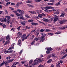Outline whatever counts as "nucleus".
Instances as JSON below:
<instances>
[{"mask_svg":"<svg viewBox=\"0 0 67 67\" xmlns=\"http://www.w3.org/2000/svg\"><path fill=\"white\" fill-rule=\"evenodd\" d=\"M0 25H1L3 28H6V25L3 23H0Z\"/></svg>","mask_w":67,"mask_h":67,"instance_id":"obj_1","label":"nucleus"},{"mask_svg":"<svg viewBox=\"0 0 67 67\" xmlns=\"http://www.w3.org/2000/svg\"><path fill=\"white\" fill-rule=\"evenodd\" d=\"M55 54L53 53L52 54L49 55L48 57L49 58H50V57H55Z\"/></svg>","mask_w":67,"mask_h":67,"instance_id":"obj_2","label":"nucleus"},{"mask_svg":"<svg viewBox=\"0 0 67 67\" xmlns=\"http://www.w3.org/2000/svg\"><path fill=\"white\" fill-rule=\"evenodd\" d=\"M27 21H22L21 22V23L23 25H25V23H26L27 22Z\"/></svg>","mask_w":67,"mask_h":67,"instance_id":"obj_3","label":"nucleus"},{"mask_svg":"<svg viewBox=\"0 0 67 67\" xmlns=\"http://www.w3.org/2000/svg\"><path fill=\"white\" fill-rule=\"evenodd\" d=\"M18 19H22L23 20H25V19H24V17L23 16H20L18 18Z\"/></svg>","mask_w":67,"mask_h":67,"instance_id":"obj_4","label":"nucleus"},{"mask_svg":"<svg viewBox=\"0 0 67 67\" xmlns=\"http://www.w3.org/2000/svg\"><path fill=\"white\" fill-rule=\"evenodd\" d=\"M65 12H63L60 15V16L61 18H63L65 16Z\"/></svg>","mask_w":67,"mask_h":67,"instance_id":"obj_5","label":"nucleus"},{"mask_svg":"<svg viewBox=\"0 0 67 67\" xmlns=\"http://www.w3.org/2000/svg\"><path fill=\"white\" fill-rule=\"evenodd\" d=\"M37 60H38V59H37L36 60H34L35 62H34V65H37V64H38V62H37Z\"/></svg>","mask_w":67,"mask_h":67,"instance_id":"obj_6","label":"nucleus"},{"mask_svg":"<svg viewBox=\"0 0 67 67\" xmlns=\"http://www.w3.org/2000/svg\"><path fill=\"white\" fill-rule=\"evenodd\" d=\"M42 20L44 22H49V19H48L43 18Z\"/></svg>","mask_w":67,"mask_h":67,"instance_id":"obj_7","label":"nucleus"},{"mask_svg":"<svg viewBox=\"0 0 67 67\" xmlns=\"http://www.w3.org/2000/svg\"><path fill=\"white\" fill-rule=\"evenodd\" d=\"M10 36L9 35H8L6 37V40H8V41H10Z\"/></svg>","mask_w":67,"mask_h":67,"instance_id":"obj_8","label":"nucleus"},{"mask_svg":"<svg viewBox=\"0 0 67 67\" xmlns=\"http://www.w3.org/2000/svg\"><path fill=\"white\" fill-rule=\"evenodd\" d=\"M60 64L59 62H58L56 64V67H60Z\"/></svg>","mask_w":67,"mask_h":67,"instance_id":"obj_9","label":"nucleus"},{"mask_svg":"<svg viewBox=\"0 0 67 67\" xmlns=\"http://www.w3.org/2000/svg\"><path fill=\"white\" fill-rule=\"evenodd\" d=\"M18 44L19 45V46L21 45V40H18Z\"/></svg>","mask_w":67,"mask_h":67,"instance_id":"obj_10","label":"nucleus"},{"mask_svg":"<svg viewBox=\"0 0 67 67\" xmlns=\"http://www.w3.org/2000/svg\"><path fill=\"white\" fill-rule=\"evenodd\" d=\"M31 25H38V24L35 23H31Z\"/></svg>","mask_w":67,"mask_h":67,"instance_id":"obj_11","label":"nucleus"},{"mask_svg":"<svg viewBox=\"0 0 67 67\" xmlns=\"http://www.w3.org/2000/svg\"><path fill=\"white\" fill-rule=\"evenodd\" d=\"M7 63V62L5 61L3 62L1 64V66H2L3 65H4V64H5Z\"/></svg>","mask_w":67,"mask_h":67,"instance_id":"obj_12","label":"nucleus"},{"mask_svg":"<svg viewBox=\"0 0 67 67\" xmlns=\"http://www.w3.org/2000/svg\"><path fill=\"white\" fill-rule=\"evenodd\" d=\"M65 21L64 20H63L62 21L60 22V24H63L64 23Z\"/></svg>","mask_w":67,"mask_h":67,"instance_id":"obj_13","label":"nucleus"},{"mask_svg":"<svg viewBox=\"0 0 67 67\" xmlns=\"http://www.w3.org/2000/svg\"><path fill=\"white\" fill-rule=\"evenodd\" d=\"M9 42H10V40H9L8 41H7L4 44V45H7V44H9Z\"/></svg>","mask_w":67,"mask_h":67,"instance_id":"obj_14","label":"nucleus"},{"mask_svg":"<svg viewBox=\"0 0 67 67\" xmlns=\"http://www.w3.org/2000/svg\"><path fill=\"white\" fill-rule=\"evenodd\" d=\"M44 35L41 36V39H45V38H44L45 37V36H46V34H44Z\"/></svg>","mask_w":67,"mask_h":67,"instance_id":"obj_15","label":"nucleus"},{"mask_svg":"<svg viewBox=\"0 0 67 67\" xmlns=\"http://www.w3.org/2000/svg\"><path fill=\"white\" fill-rule=\"evenodd\" d=\"M29 12H30V13H31L32 14H36V12H34V11H29Z\"/></svg>","mask_w":67,"mask_h":67,"instance_id":"obj_16","label":"nucleus"},{"mask_svg":"<svg viewBox=\"0 0 67 67\" xmlns=\"http://www.w3.org/2000/svg\"><path fill=\"white\" fill-rule=\"evenodd\" d=\"M13 60H14V59H12L9 60H8V62H9V63H11V62H13Z\"/></svg>","mask_w":67,"mask_h":67,"instance_id":"obj_17","label":"nucleus"},{"mask_svg":"<svg viewBox=\"0 0 67 67\" xmlns=\"http://www.w3.org/2000/svg\"><path fill=\"white\" fill-rule=\"evenodd\" d=\"M40 38L39 37L36 38L35 39H34L35 41H37L38 40H40Z\"/></svg>","mask_w":67,"mask_h":67,"instance_id":"obj_18","label":"nucleus"},{"mask_svg":"<svg viewBox=\"0 0 67 67\" xmlns=\"http://www.w3.org/2000/svg\"><path fill=\"white\" fill-rule=\"evenodd\" d=\"M67 54H66L64 55L63 57H62V59H64L66 58V57H67Z\"/></svg>","mask_w":67,"mask_h":67,"instance_id":"obj_19","label":"nucleus"},{"mask_svg":"<svg viewBox=\"0 0 67 67\" xmlns=\"http://www.w3.org/2000/svg\"><path fill=\"white\" fill-rule=\"evenodd\" d=\"M37 62L38 63H41L42 62V60L40 59H38L37 60Z\"/></svg>","mask_w":67,"mask_h":67,"instance_id":"obj_20","label":"nucleus"},{"mask_svg":"<svg viewBox=\"0 0 67 67\" xmlns=\"http://www.w3.org/2000/svg\"><path fill=\"white\" fill-rule=\"evenodd\" d=\"M5 18H7V19H11V17L9 16H5Z\"/></svg>","mask_w":67,"mask_h":67,"instance_id":"obj_21","label":"nucleus"},{"mask_svg":"<svg viewBox=\"0 0 67 67\" xmlns=\"http://www.w3.org/2000/svg\"><path fill=\"white\" fill-rule=\"evenodd\" d=\"M54 7L50 6V7H48V9H54Z\"/></svg>","mask_w":67,"mask_h":67,"instance_id":"obj_22","label":"nucleus"},{"mask_svg":"<svg viewBox=\"0 0 67 67\" xmlns=\"http://www.w3.org/2000/svg\"><path fill=\"white\" fill-rule=\"evenodd\" d=\"M31 38H30V40H33V38H34V35H31Z\"/></svg>","mask_w":67,"mask_h":67,"instance_id":"obj_23","label":"nucleus"},{"mask_svg":"<svg viewBox=\"0 0 67 67\" xmlns=\"http://www.w3.org/2000/svg\"><path fill=\"white\" fill-rule=\"evenodd\" d=\"M47 50H48V51H52V49L50 47H48V48H47Z\"/></svg>","mask_w":67,"mask_h":67,"instance_id":"obj_24","label":"nucleus"},{"mask_svg":"<svg viewBox=\"0 0 67 67\" xmlns=\"http://www.w3.org/2000/svg\"><path fill=\"white\" fill-rule=\"evenodd\" d=\"M14 48V47L12 46L9 47L8 49V50H10V49H13Z\"/></svg>","mask_w":67,"mask_h":67,"instance_id":"obj_25","label":"nucleus"},{"mask_svg":"<svg viewBox=\"0 0 67 67\" xmlns=\"http://www.w3.org/2000/svg\"><path fill=\"white\" fill-rule=\"evenodd\" d=\"M44 40L45 39H41L40 41V42H44Z\"/></svg>","mask_w":67,"mask_h":67,"instance_id":"obj_26","label":"nucleus"},{"mask_svg":"<svg viewBox=\"0 0 67 67\" xmlns=\"http://www.w3.org/2000/svg\"><path fill=\"white\" fill-rule=\"evenodd\" d=\"M20 13L21 14H24V11L23 10H21L20 12Z\"/></svg>","mask_w":67,"mask_h":67,"instance_id":"obj_27","label":"nucleus"},{"mask_svg":"<svg viewBox=\"0 0 67 67\" xmlns=\"http://www.w3.org/2000/svg\"><path fill=\"white\" fill-rule=\"evenodd\" d=\"M10 19H8L7 20V23H8V24H9L10 23Z\"/></svg>","mask_w":67,"mask_h":67,"instance_id":"obj_28","label":"nucleus"},{"mask_svg":"<svg viewBox=\"0 0 67 67\" xmlns=\"http://www.w3.org/2000/svg\"><path fill=\"white\" fill-rule=\"evenodd\" d=\"M26 36V34H23L22 36H21L22 38H25V37Z\"/></svg>","mask_w":67,"mask_h":67,"instance_id":"obj_29","label":"nucleus"},{"mask_svg":"<svg viewBox=\"0 0 67 67\" xmlns=\"http://www.w3.org/2000/svg\"><path fill=\"white\" fill-rule=\"evenodd\" d=\"M52 61V60L50 59L47 62V63H50V62H51Z\"/></svg>","mask_w":67,"mask_h":67,"instance_id":"obj_30","label":"nucleus"},{"mask_svg":"<svg viewBox=\"0 0 67 67\" xmlns=\"http://www.w3.org/2000/svg\"><path fill=\"white\" fill-rule=\"evenodd\" d=\"M3 20L4 21L3 22H5L7 21V19L5 18H3Z\"/></svg>","mask_w":67,"mask_h":67,"instance_id":"obj_31","label":"nucleus"},{"mask_svg":"<svg viewBox=\"0 0 67 67\" xmlns=\"http://www.w3.org/2000/svg\"><path fill=\"white\" fill-rule=\"evenodd\" d=\"M48 35H51L52 36V35H54V34L52 33H48Z\"/></svg>","mask_w":67,"mask_h":67,"instance_id":"obj_32","label":"nucleus"},{"mask_svg":"<svg viewBox=\"0 0 67 67\" xmlns=\"http://www.w3.org/2000/svg\"><path fill=\"white\" fill-rule=\"evenodd\" d=\"M60 4V2H58V3H57L55 4V5H59Z\"/></svg>","mask_w":67,"mask_h":67,"instance_id":"obj_33","label":"nucleus"},{"mask_svg":"<svg viewBox=\"0 0 67 67\" xmlns=\"http://www.w3.org/2000/svg\"><path fill=\"white\" fill-rule=\"evenodd\" d=\"M48 5H54V3H48Z\"/></svg>","mask_w":67,"mask_h":67,"instance_id":"obj_34","label":"nucleus"},{"mask_svg":"<svg viewBox=\"0 0 67 67\" xmlns=\"http://www.w3.org/2000/svg\"><path fill=\"white\" fill-rule=\"evenodd\" d=\"M33 62V60H30L29 62V64H31V63Z\"/></svg>","mask_w":67,"mask_h":67,"instance_id":"obj_35","label":"nucleus"},{"mask_svg":"<svg viewBox=\"0 0 67 67\" xmlns=\"http://www.w3.org/2000/svg\"><path fill=\"white\" fill-rule=\"evenodd\" d=\"M58 20V18H55L53 20V21H57Z\"/></svg>","mask_w":67,"mask_h":67,"instance_id":"obj_36","label":"nucleus"},{"mask_svg":"<svg viewBox=\"0 0 67 67\" xmlns=\"http://www.w3.org/2000/svg\"><path fill=\"white\" fill-rule=\"evenodd\" d=\"M61 33V32H56L55 34H60Z\"/></svg>","mask_w":67,"mask_h":67,"instance_id":"obj_37","label":"nucleus"},{"mask_svg":"<svg viewBox=\"0 0 67 67\" xmlns=\"http://www.w3.org/2000/svg\"><path fill=\"white\" fill-rule=\"evenodd\" d=\"M59 13L58 12H56L55 13V14H59Z\"/></svg>","mask_w":67,"mask_h":67,"instance_id":"obj_38","label":"nucleus"},{"mask_svg":"<svg viewBox=\"0 0 67 67\" xmlns=\"http://www.w3.org/2000/svg\"><path fill=\"white\" fill-rule=\"evenodd\" d=\"M16 8H18V7H19L20 6V5H19V4H16V5H15Z\"/></svg>","mask_w":67,"mask_h":67,"instance_id":"obj_39","label":"nucleus"},{"mask_svg":"<svg viewBox=\"0 0 67 67\" xmlns=\"http://www.w3.org/2000/svg\"><path fill=\"white\" fill-rule=\"evenodd\" d=\"M39 32H37L36 34V36H38V34H39Z\"/></svg>","mask_w":67,"mask_h":67,"instance_id":"obj_40","label":"nucleus"},{"mask_svg":"<svg viewBox=\"0 0 67 67\" xmlns=\"http://www.w3.org/2000/svg\"><path fill=\"white\" fill-rule=\"evenodd\" d=\"M28 22H33V20H28Z\"/></svg>","mask_w":67,"mask_h":67,"instance_id":"obj_41","label":"nucleus"},{"mask_svg":"<svg viewBox=\"0 0 67 67\" xmlns=\"http://www.w3.org/2000/svg\"><path fill=\"white\" fill-rule=\"evenodd\" d=\"M66 28V27L63 26L60 28V29H65Z\"/></svg>","mask_w":67,"mask_h":67,"instance_id":"obj_42","label":"nucleus"},{"mask_svg":"<svg viewBox=\"0 0 67 67\" xmlns=\"http://www.w3.org/2000/svg\"><path fill=\"white\" fill-rule=\"evenodd\" d=\"M11 31H12L13 30V31H14V32H15V29L14 28V27H13L11 29Z\"/></svg>","mask_w":67,"mask_h":67,"instance_id":"obj_43","label":"nucleus"},{"mask_svg":"<svg viewBox=\"0 0 67 67\" xmlns=\"http://www.w3.org/2000/svg\"><path fill=\"white\" fill-rule=\"evenodd\" d=\"M8 53V51L7 50H5L4 52V53H5V54H7Z\"/></svg>","mask_w":67,"mask_h":67,"instance_id":"obj_44","label":"nucleus"},{"mask_svg":"<svg viewBox=\"0 0 67 67\" xmlns=\"http://www.w3.org/2000/svg\"><path fill=\"white\" fill-rule=\"evenodd\" d=\"M44 64L43 65H39V67H44Z\"/></svg>","mask_w":67,"mask_h":67,"instance_id":"obj_45","label":"nucleus"},{"mask_svg":"<svg viewBox=\"0 0 67 67\" xmlns=\"http://www.w3.org/2000/svg\"><path fill=\"white\" fill-rule=\"evenodd\" d=\"M65 52H64V51H62L61 53V54H65Z\"/></svg>","mask_w":67,"mask_h":67,"instance_id":"obj_46","label":"nucleus"},{"mask_svg":"<svg viewBox=\"0 0 67 67\" xmlns=\"http://www.w3.org/2000/svg\"><path fill=\"white\" fill-rule=\"evenodd\" d=\"M46 53L47 54H49L51 53V52L50 51H47Z\"/></svg>","mask_w":67,"mask_h":67,"instance_id":"obj_47","label":"nucleus"},{"mask_svg":"<svg viewBox=\"0 0 67 67\" xmlns=\"http://www.w3.org/2000/svg\"><path fill=\"white\" fill-rule=\"evenodd\" d=\"M11 58V57H7L6 59H10V58Z\"/></svg>","mask_w":67,"mask_h":67,"instance_id":"obj_48","label":"nucleus"},{"mask_svg":"<svg viewBox=\"0 0 67 67\" xmlns=\"http://www.w3.org/2000/svg\"><path fill=\"white\" fill-rule=\"evenodd\" d=\"M50 2H55V1L54 0H50L49 1Z\"/></svg>","mask_w":67,"mask_h":67,"instance_id":"obj_49","label":"nucleus"},{"mask_svg":"<svg viewBox=\"0 0 67 67\" xmlns=\"http://www.w3.org/2000/svg\"><path fill=\"white\" fill-rule=\"evenodd\" d=\"M39 23H42V24H43L44 25H45V23H43L42 22L40 21H39Z\"/></svg>","mask_w":67,"mask_h":67,"instance_id":"obj_50","label":"nucleus"},{"mask_svg":"<svg viewBox=\"0 0 67 67\" xmlns=\"http://www.w3.org/2000/svg\"><path fill=\"white\" fill-rule=\"evenodd\" d=\"M34 43H35V41H33L31 43V45H32L34 44Z\"/></svg>","mask_w":67,"mask_h":67,"instance_id":"obj_51","label":"nucleus"},{"mask_svg":"<svg viewBox=\"0 0 67 67\" xmlns=\"http://www.w3.org/2000/svg\"><path fill=\"white\" fill-rule=\"evenodd\" d=\"M38 17H40V18H42V16L41 15V14H40L39 15H38Z\"/></svg>","mask_w":67,"mask_h":67,"instance_id":"obj_52","label":"nucleus"},{"mask_svg":"<svg viewBox=\"0 0 67 67\" xmlns=\"http://www.w3.org/2000/svg\"><path fill=\"white\" fill-rule=\"evenodd\" d=\"M20 27H21V26H19V27H18L17 29V30H18V31H19V30H20Z\"/></svg>","mask_w":67,"mask_h":67,"instance_id":"obj_53","label":"nucleus"},{"mask_svg":"<svg viewBox=\"0 0 67 67\" xmlns=\"http://www.w3.org/2000/svg\"><path fill=\"white\" fill-rule=\"evenodd\" d=\"M25 16L26 17V18H30V16H29L27 15H25Z\"/></svg>","mask_w":67,"mask_h":67,"instance_id":"obj_54","label":"nucleus"},{"mask_svg":"<svg viewBox=\"0 0 67 67\" xmlns=\"http://www.w3.org/2000/svg\"><path fill=\"white\" fill-rule=\"evenodd\" d=\"M40 32H43L44 31V30L43 29H41V30H40Z\"/></svg>","mask_w":67,"mask_h":67,"instance_id":"obj_55","label":"nucleus"},{"mask_svg":"<svg viewBox=\"0 0 67 67\" xmlns=\"http://www.w3.org/2000/svg\"><path fill=\"white\" fill-rule=\"evenodd\" d=\"M26 28H27V29H28V30L30 29V27H29L26 26Z\"/></svg>","mask_w":67,"mask_h":67,"instance_id":"obj_56","label":"nucleus"},{"mask_svg":"<svg viewBox=\"0 0 67 67\" xmlns=\"http://www.w3.org/2000/svg\"><path fill=\"white\" fill-rule=\"evenodd\" d=\"M49 31H50V30L49 29H46V32H49Z\"/></svg>","mask_w":67,"mask_h":67,"instance_id":"obj_57","label":"nucleus"},{"mask_svg":"<svg viewBox=\"0 0 67 67\" xmlns=\"http://www.w3.org/2000/svg\"><path fill=\"white\" fill-rule=\"evenodd\" d=\"M0 20L1 22H3V21H4V20H3V19H2V18H1Z\"/></svg>","mask_w":67,"mask_h":67,"instance_id":"obj_58","label":"nucleus"},{"mask_svg":"<svg viewBox=\"0 0 67 67\" xmlns=\"http://www.w3.org/2000/svg\"><path fill=\"white\" fill-rule=\"evenodd\" d=\"M16 10L18 12H21V10H20V9H17Z\"/></svg>","mask_w":67,"mask_h":67,"instance_id":"obj_59","label":"nucleus"},{"mask_svg":"<svg viewBox=\"0 0 67 67\" xmlns=\"http://www.w3.org/2000/svg\"><path fill=\"white\" fill-rule=\"evenodd\" d=\"M41 15H42V16H45V15L44 13H42V14H40Z\"/></svg>","mask_w":67,"mask_h":67,"instance_id":"obj_60","label":"nucleus"},{"mask_svg":"<svg viewBox=\"0 0 67 67\" xmlns=\"http://www.w3.org/2000/svg\"><path fill=\"white\" fill-rule=\"evenodd\" d=\"M60 63L63 64V60H61L60 61Z\"/></svg>","mask_w":67,"mask_h":67,"instance_id":"obj_61","label":"nucleus"},{"mask_svg":"<svg viewBox=\"0 0 67 67\" xmlns=\"http://www.w3.org/2000/svg\"><path fill=\"white\" fill-rule=\"evenodd\" d=\"M28 6H29L30 7H32V5H30V4H27Z\"/></svg>","mask_w":67,"mask_h":67,"instance_id":"obj_62","label":"nucleus"},{"mask_svg":"<svg viewBox=\"0 0 67 67\" xmlns=\"http://www.w3.org/2000/svg\"><path fill=\"white\" fill-rule=\"evenodd\" d=\"M24 66H25V67H28V65L27 64H26L24 65Z\"/></svg>","mask_w":67,"mask_h":67,"instance_id":"obj_63","label":"nucleus"},{"mask_svg":"<svg viewBox=\"0 0 67 67\" xmlns=\"http://www.w3.org/2000/svg\"><path fill=\"white\" fill-rule=\"evenodd\" d=\"M12 53V51H8V53Z\"/></svg>","mask_w":67,"mask_h":67,"instance_id":"obj_64","label":"nucleus"}]
</instances>
